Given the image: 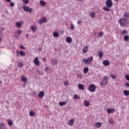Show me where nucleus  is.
Wrapping results in <instances>:
<instances>
[{
	"label": "nucleus",
	"mask_w": 129,
	"mask_h": 129,
	"mask_svg": "<svg viewBox=\"0 0 129 129\" xmlns=\"http://www.w3.org/2000/svg\"><path fill=\"white\" fill-rule=\"evenodd\" d=\"M119 23L120 24V27H125L127 26V24H128V22L127 21V19L124 18H122L119 20Z\"/></svg>",
	"instance_id": "obj_1"
},
{
	"label": "nucleus",
	"mask_w": 129,
	"mask_h": 129,
	"mask_svg": "<svg viewBox=\"0 0 129 129\" xmlns=\"http://www.w3.org/2000/svg\"><path fill=\"white\" fill-rule=\"evenodd\" d=\"M100 84L101 86L108 84V77L105 76Z\"/></svg>",
	"instance_id": "obj_2"
},
{
	"label": "nucleus",
	"mask_w": 129,
	"mask_h": 129,
	"mask_svg": "<svg viewBox=\"0 0 129 129\" xmlns=\"http://www.w3.org/2000/svg\"><path fill=\"white\" fill-rule=\"evenodd\" d=\"M83 62L85 63V64H87V65H89L92 61H93V57H89L88 59L84 58L82 59Z\"/></svg>",
	"instance_id": "obj_3"
},
{
	"label": "nucleus",
	"mask_w": 129,
	"mask_h": 129,
	"mask_svg": "<svg viewBox=\"0 0 129 129\" xmlns=\"http://www.w3.org/2000/svg\"><path fill=\"white\" fill-rule=\"evenodd\" d=\"M88 89L90 92H94L96 90V86L95 85L91 84L89 86Z\"/></svg>",
	"instance_id": "obj_4"
},
{
	"label": "nucleus",
	"mask_w": 129,
	"mask_h": 129,
	"mask_svg": "<svg viewBox=\"0 0 129 129\" xmlns=\"http://www.w3.org/2000/svg\"><path fill=\"white\" fill-rule=\"evenodd\" d=\"M105 5L108 8H111L113 6V2L111 0H106Z\"/></svg>",
	"instance_id": "obj_5"
},
{
	"label": "nucleus",
	"mask_w": 129,
	"mask_h": 129,
	"mask_svg": "<svg viewBox=\"0 0 129 129\" xmlns=\"http://www.w3.org/2000/svg\"><path fill=\"white\" fill-rule=\"evenodd\" d=\"M23 9L24 12H28V13H32V8H30L27 6H23Z\"/></svg>",
	"instance_id": "obj_6"
},
{
	"label": "nucleus",
	"mask_w": 129,
	"mask_h": 129,
	"mask_svg": "<svg viewBox=\"0 0 129 129\" xmlns=\"http://www.w3.org/2000/svg\"><path fill=\"white\" fill-rule=\"evenodd\" d=\"M34 63L36 66H39L40 65V61H39V59H38V57H36L35 58L34 60Z\"/></svg>",
	"instance_id": "obj_7"
},
{
	"label": "nucleus",
	"mask_w": 129,
	"mask_h": 129,
	"mask_svg": "<svg viewBox=\"0 0 129 129\" xmlns=\"http://www.w3.org/2000/svg\"><path fill=\"white\" fill-rule=\"evenodd\" d=\"M103 64L104 66H109L110 65V62H109V61L107 60H103Z\"/></svg>",
	"instance_id": "obj_8"
},
{
	"label": "nucleus",
	"mask_w": 129,
	"mask_h": 129,
	"mask_svg": "<svg viewBox=\"0 0 129 129\" xmlns=\"http://www.w3.org/2000/svg\"><path fill=\"white\" fill-rule=\"evenodd\" d=\"M83 105H84V106H86V107H88V106L90 105V103L87 100H84L83 102Z\"/></svg>",
	"instance_id": "obj_9"
},
{
	"label": "nucleus",
	"mask_w": 129,
	"mask_h": 129,
	"mask_svg": "<svg viewBox=\"0 0 129 129\" xmlns=\"http://www.w3.org/2000/svg\"><path fill=\"white\" fill-rule=\"evenodd\" d=\"M44 95H45V93L44 92V91H42L40 92H39L38 96L39 98H43Z\"/></svg>",
	"instance_id": "obj_10"
},
{
	"label": "nucleus",
	"mask_w": 129,
	"mask_h": 129,
	"mask_svg": "<svg viewBox=\"0 0 129 129\" xmlns=\"http://www.w3.org/2000/svg\"><path fill=\"white\" fill-rule=\"evenodd\" d=\"M7 123L9 126H13V124H14V122L10 119L7 120Z\"/></svg>",
	"instance_id": "obj_11"
},
{
	"label": "nucleus",
	"mask_w": 129,
	"mask_h": 129,
	"mask_svg": "<svg viewBox=\"0 0 129 129\" xmlns=\"http://www.w3.org/2000/svg\"><path fill=\"white\" fill-rule=\"evenodd\" d=\"M23 24H24V22H23L22 21L17 22V27L21 28L22 25H23Z\"/></svg>",
	"instance_id": "obj_12"
},
{
	"label": "nucleus",
	"mask_w": 129,
	"mask_h": 129,
	"mask_svg": "<svg viewBox=\"0 0 129 129\" xmlns=\"http://www.w3.org/2000/svg\"><path fill=\"white\" fill-rule=\"evenodd\" d=\"M115 111V109L114 108H109L107 110L108 113H113Z\"/></svg>",
	"instance_id": "obj_13"
},
{
	"label": "nucleus",
	"mask_w": 129,
	"mask_h": 129,
	"mask_svg": "<svg viewBox=\"0 0 129 129\" xmlns=\"http://www.w3.org/2000/svg\"><path fill=\"white\" fill-rule=\"evenodd\" d=\"M102 125V123L100 122H97L95 123V127H100Z\"/></svg>",
	"instance_id": "obj_14"
},
{
	"label": "nucleus",
	"mask_w": 129,
	"mask_h": 129,
	"mask_svg": "<svg viewBox=\"0 0 129 129\" xmlns=\"http://www.w3.org/2000/svg\"><path fill=\"white\" fill-rule=\"evenodd\" d=\"M27 80V77L25 76H21V81H22L23 82H26Z\"/></svg>",
	"instance_id": "obj_15"
},
{
	"label": "nucleus",
	"mask_w": 129,
	"mask_h": 129,
	"mask_svg": "<svg viewBox=\"0 0 129 129\" xmlns=\"http://www.w3.org/2000/svg\"><path fill=\"white\" fill-rule=\"evenodd\" d=\"M66 42H67L68 43L70 44V43L72 42V38L71 37H68L66 38Z\"/></svg>",
	"instance_id": "obj_16"
},
{
	"label": "nucleus",
	"mask_w": 129,
	"mask_h": 129,
	"mask_svg": "<svg viewBox=\"0 0 129 129\" xmlns=\"http://www.w3.org/2000/svg\"><path fill=\"white\" fill-rule=\"evenodd\" d=\"M74 118H72L71 120L69 121V125H73V124L74 123Z\"/></svg>",
	"instance_id": "obj_17"
},
{
	"label": "nucleus",
	"mask_w": 129,
	"mask_h": 129,
	"mask_svg": "<svg viewBox=\"0 0 129 129\" xmlns=\"http://www.w3.org/2000/svg\"><path fill=\"white\" fill-rule=\"evenodd\" d=\"M19 54L20 56H22V57H25V56H26V52L22 50L19 52Z\"/></svg>",
	"instance_id": "obj_18"
},
{
	"label": "nucleus",
	"mask_w": 129,
	"mask_h": 129,
	"mask_svg": "<svg viewBox=\"0 0 129 129\" xmlns=\"http://www.w3.org/2000/svg\"><path fill=\"white\" fill-rule=\"evenodd\" d=\"M53 36L54 37V38H59V33H58L57 32H54L53 33Z\"/></svg>",
	"instance_id": "obj_19"
},
{
	"label": "nucleus",
	"mask_w": 129,
	"mask_h": 129,
	"mask_svg": "<svg viewBox=\"0 0 129 129\" xmlns=\"http://www.w3.org/2000/svg\"><path fill=\"white\" fill-rule=\"evenodd\" d=\"M39 4L42 7H44V6H46V2H45L43 0L40 1L39 2Z\"/></svg>",
	"instance_id": "obj_20"
},
{
	"label": "nucleus",
	"mask_w": 129,
	"mask_h": 129,
	"mask_svg": "<svg viewBox=\"0 0 129 129\" xmlns=\"http://www.w3.org/2000/svg\"><path fill=\"white\" fill-rule=\"evenodd\" d=\"M110 7H104L103 8V10H104V11H105V12H109L110 11Z\"/></svg>",
	"instance_id": "obj_21"
},
{
	"label": "nucleus",
	"mask_w": 129,
	"mask_h": 129,
	"mask_svg": "<svg viewBox=\"0 0 129 129\" xmlns=\"http://www.w3.org/2000/svg\"><path fill=\"white\" fill-rule=\"evenodd\" d=\"M87 51H88V46H86L83 49V53H87Z\"/></svg>",
	"instance_id": "obj_22"
},
{
	"label": "nucleus",
	"mask_w": 129,
	"mask_h": 129,
	"mask_svg": "<svg viewBox=\"0 0 129 129\" xmlns=\"http://www.w3.org/2000/svg\"><path fill=\"white\" fill-rule=\"evenodd\" d=\"M98 55L100 58H102V57H103V52H102L101 51H100L98 52Z\"/></svg>",
	"instance_id": "obj_23"
},
{
	"label": "nucleus",
	"mask_w": 129,
	"mask_h": 129,
	"mask_svg": "<svg viewBox=\"0 0 129 129\" xmlns=\"http://www.w3.org/2000/svg\"><path fill=\"white\" fill-rule=\"evenodd\" d=\"M88 71H89V69H88V67H86L84 68V74H86V73H88Z\"/></svg>",
	"instance_id": "obj_24"
},
{
	"label": "nucleus",
	"mask_w": 129,
	"mask_h": 129,
	"mask_svg": "<svg viewBox=\"0 0 129 129\" xmlns=\"http://www.w3.org/2000/svg\"><path fill=\"white\" fill-rule=\"evenodd\" d=\"M78 87L81 90H83V89H84V86L81 84L78 85Z\"/></svg>",
	"instance_id": "obj_25"
},
{
	"label": "nucleus",
	"mask_w": 129,
	"mask_h": 129,
	"mask_svg": "<svg viewBox=\"0 0 129 129\" xmlns=\"http://www.w3.org/2000/svg\"><path fill=\"white\" fill-rule=\"evenodd\" d=\"M127 33H128V32H127V30H123L121 32V35H126L127 34Z\"/></svg>",
	"instance_id": "obj_26"
},
{
	"label": "nucleus",
	"mask_w": 129,
	"mask_h": 129,
	"mask_svg": "<svg viewBox=\"0 0 129 129\" xmlns=\"http://www.w3.org/2000/svg\"><path fill=\"white\" fill-rule=\"evenodd\" d=\"M0 129H6L5 127V123L4 122L0 123Z\"/></svg>",
	"instance_id": "obj_27"
},
{
	"label": "nucleus",
	"mask_w": 129,
	"mask_h": 129,
	"mask_svg": "<svg viewBox=\"0 0 129 129\" xmlns=\"http://www.w3.org/2000/svg\"><path fill=\"white\" fill-rule=\"evenodd\" d=\"M123 94L125 96H128L129 95V91L127 90H124Z\"/></svg>",
	"instance_id": "obj_28"
},
{
	"label": "nucleus",
	"mask_w": 129,
	"mask_h": 129,
	"mask_svg": "<svg viewBox=\"0 0 129 129\" xmlns=\"http://www.w3.org/2000/svg\"><path fill=\"white\" fill-rule=\"evenodd\" d=\"M66 103H67V102H60L59 105H60V106H64V105H66Z\"/></svg>",
	"instance_id": "obj_29"
},
{
	"label": "nucleus",
	"mask_w": 129,
	"mask_h": 129,
	"mask_svg": "<svg viewBox=\"0 0 129 129\" xmlns=\"http://www.w3.org/2000/svg\"><path fill=\"white\" fill-rule=\"evenodd\" d=\"M35 111H31L29 113V115L30 116H35Z\"/></svg>",
	"instance_id": "obj_30"
},
{
	"label": "nucleus",
	"mask_w": 129,
	"mask_h": 129,
	"mask_svg": "<svg viewBox=\"0 0 129 129\" xmlns=\"http://www.w3.org/2000/svg\"><path fill=\"white\" fill-rule=\"evenodd\" d=\"M31 28L32 31H33V32H36V30H37L38 29L36 26H32Z\"/></svg>",
	"instance_id": "obj_31"
},
{
	"label": "nucleus",
	"mask_w": 129,
	"mask_h": 129,
	"mask_svg": "<svg viewBox=\"0 0 129 129\" xmlns=\"http://www.w3.org/2000/svg\"><path fill=\"white\" fill-rule=\"evenodd\" d=\"M128 39H129V36L128 35H125L124 36V40L125 42H127V41H128Z\"/></svg>",
	"instance_id": "obj_32"
},
{
	"label": "nucleus",
	"mask_w": 129,
	"mask_h": 129,
	"mask_svg": "<svg viewBox=\"0 0 129 129\" xmlns=\"http://www.w3.org/2000/svg\"><path fill=\"white\" fill-rule=\"evenodd\" d=\"M90 16L91 17V18H95V13L92 12L90 14Z\"/></svg>",
	"instance_id": "obj_33"
},
{
	"label": "nucleus",
	"mask_w": 129,
	"mask_h": 129,
	"mask_svg": "<svg viewBox=\"0 0 129 129\" xmlns=\"http://www.w3.org/2000/svg\"><path fill=\"white\" fill-rule=\"evenodd\" d=\"M110 76L111 77V78H112V79H115V78H116V76H115V75H113V74H110Z\"/></svg>",
	"instance_id": "obj_34"
},
{
	"label": "nucleus",
	"mask_w": 129,
	"mask_h": 129,
	"mask_svg": "<svg viewBox=\"0 0 129 129\" xmlns=\"http://www.w3.org/2000/svg\"><path fill=\"white\" fill-rule=\"evenodd\" d=\"M63 84L65 86H68V85H69V83L68 82V81H63Z\"/></svg>",
	"instance_id": "obj_35"
},
{
	"label": "nucleus",
	"mask_w": 129,
	"mask_h": 129,
	"mask_svg": "<svg viewBox=\"0 0 129 129\" xmlns=\"http://www.w3.org/2000/svg\"><path fill=\"white\" fill-rule=\"evenodd\" d=\"M74 99H80V97L77 95H75L74 96Z\"/></svg>",
	"instance_id": "obj_36"
},
{
	"label": "nucleus",
	"mask_w": 129,
	"mask_h": 129,
	"mask_svg": "<svg viewBox=\"0 0 129 129\" xmlns=\"http://www.w3.org/2000/svg\"><path fill=\"white\" fill-rule=\"evenodd\" d=\"M124 17H125V18H128V17H129V13L128 12H125L124 14Z\"/></svg>",
	"instance_id": "obj_37"
},
{
	"label": "nucleus",
	"mask_w": 129,
	"mask_h": 129,
	"mask_svg": "<svg viewBox=\"0 0 129 129\" xmlns=\"http://www.w3.org/2000/svg\"><path fill=\"white\" fill-rule=\"evenodd\" d=\"M109 123H110V124H112L114 122L113 120H112V119L111 118H110L109 119Z\"/></svg>",
	"instance_id": "obj_38"
},
{
	"label": "nucleus",
	"mask_w": 129,
	"mask_h": 129,
	"mask_svg": "<svg viewBox=\"0 0 129 129\" xmlns=\"http://www.w3.org/2000/svg\"><path fill=\"white\" fill-rule=\"evenodd\" d=\"M18 66L19 67H23V66H24V64L22 62H20L18 63Z\"/></svg>",
	"instance_id": "obj_39"
},
{
	"label": "nucleus",
	"mask_w": 129,
	"mask_h": 129,
	"mask_svg": "<svg viewBox=\"0 0 129 129\" xmlns=\"http://www.w3.org/2000/svg\"><path fill=\"white\" fill-rule=\"evenodd\" d=\"M10 7H11V8H14V7H15V3H14L13 2H11Z\"/></svg>",
	"instance_id": "obj_40"
},
{
	"label": "nucleus",
	"mask_w": 129,
	"mask_h": 129,
	"mask_svg": "<svg viewBox=\"0 0 129 129\" xmlns=\"http://www.w3.org/2000/svg\"><path fill=\"white\" fill-rule=\"evenodd\" d=\"M38 23L40 25H42V24H43V21L41 19L38 20Z\"/></svg>",
	"instance_id": "obj_41"
},
{
	"label": "nucleus",
	"mask_w": 129,
	"mask_h": 129,
	"mask_svg": "<svg viewBox=\"0 0 129 129\" xmlns=\"http://www.w3.org/2000/svg\"><path fill=\"white\" fill-rule=\"evenodd\" d=\"M125 78L126 79V80H127V81H129V75H126L125 76Z\"/></svg>",
	"instance_id": "obj_42"
},
{
	"label": "nucleus",
	"mask_w": 129,
	"mask_h": 129,
	"mask_svg": "<svg viewBox=\"0 0 129 129\" xmlns=\"http://www.w3.org/2000/svg\"><path fill=\"white\" fill-rule=\"evenodd\" d=\"M17 33L18 34V35H21V34H22V30H18Z\"/></svg>",
	"instance_id": "obj_43"
},
{
	"label": "nucleus",
	"mask_w": 129,
	"mask_h": 129,
	"mask_svg": "<svg viewBox=\"0 0 129 129\" xmlns=\"http://www.w3.org/2000/svg\"><path fill=\"white\" fill-rule=\"evenodd\" d=\"M23 3L26 4H29V0H23Z\"/></svg>",
	"instance_id": "obj_44"
},
{
	"label": "nucleus",
	"mask_w": 129,
	"mask_h": 129,
	"mask_svg": "<svg viewBox=\"0 0 129 129\" xmlns=\"http://www.w3.org/2000/svg\"><path fill=\"white\" fill-rule=\"evenodd\" d=\"M42 21L43 22H47V19H46V18H43L42 19Z\"/></svg>",
	"instance_id": "obj_45"
},
{
	"label": "nucleus",
	"mask_w": 129,
	"mask_h": 129,
	"mask_svg": "<svg viewBox=\"0 0 129 129\" xmlns=\"http://www.w3.org/2000/svg\"><path fill=\"white\" fill-rule=\"evenodd\" d=\"M20 48L21 49H22L23 50H25V49H26V47H25V46H24L23 45H21V46H20Z\"/></svg>",
	"instance_id": "obj_46"
},
{
	"label": "nucleus",
	"mask_w": 129,
	"mask_h": 129,
	"mask_svg": "<svg viewBox=\"0 0 129 129\" xmlns=\"http://www.w3.org/2000/svg\"><path fill=\"white\" fill-rule=\"evenodd\" d=\"M71 30H74V25L73 24L71 25V26L70 27Z\"/></svg>",
	"instance_id": "obj_47"
},
{
	"label": "nucleus",
	"mask_w": 129,
	"mask_h": 129,
	"mask_svg": "<svg viewBox=\"0 0 129 129\" xmlns=\"http://www.w3.org/2000/svg\"><path fill=\"white\" fill-rule=\"evenodd\" d=\"M103 35V33L102 32H100L99 33V36H100V37H102Z\"/></svg>",
	"instance_id": "obj_48"
},
{
	"label": "nucleus",
	"mask_w": 129,
	"mask_h": 129,
	"mask_svg": "<svg viewBox=\"0 0 129 129\" xmlns=\"http://www.w3.org/2000/svg\"><path fill=\"white\" fill-rule=\"evenodd\" d=\"M57 60H55V61H53V65H56V64H57Z\"/></svg>",
	"instance_id": "obj_49"
},
{
	"label": "nucleus",
	"mask_w": 129,
	"mask_h": 129,
	"mask_svg": "<svg viewBox=\"0 0 129 129\" xmlns=\"http://www.w3.org/2000/svg\"><path fill=\"white\" fill-rule=\"evenodd\" d=\"M81 23H82V21L81 20H79L77 22L78 25H79V24H81Z\"/></svg>",
	"instance_id": "obj_50"
},
{
	"label": "nucleus",
	"mask_w": 129,
	"mask_h": 129,
	"mask_svg": "<svg viewBox=\"0 0 129 129\" xmlns=\"http://www.w3.org/2000/svg\"><path fill=\"white\" fill-rule=\"evenodd\" d=\"M125 86H126V87H129V83H126Z\"/></svg>",
	"instance_id": "obj_51"
},
{
	"label": "nucleus",
	"mask_w": 129,
	"mask_h": 129,
	"mask_svg": "<svg viewBox=\"0 0 129 129\" xmlns=\"http://www.w3.org/2000/svg\"><path fill=\"white\" fill-rule=\"evenodd\" d=\"M11 0H6V1L8 3H11Z\"/></svg>",
	"instance_id": "obj_52"
},
{
	"label": "nucleus",
	"mask_w": 129,
	"mask_h": 129,
	"mask_svg": "<svg viewBox=\"0 0 129 129\" xmlns=\"http://www.w3.org/2000/svg\"><path fill=\"white\" fill-rule=\"evenodd\" d=\"M25 85H26V83H24L23 85V87H26Z\"/></svg>",
	"instance_id": "obj_53"
},
{
	"label": "nucleus",
	"mask_w": 129,
	"mask_h": 129,
	"mask_svg": "<svg viewBox=\"0 0 129 129\" xmlns=\"http://www.w3.org/2000/svg\"><path fill=\"white\" fill-rule=\"evenodd\" d=\"M48 69H49V68H45L46 71H47V70H48Z\"/></svg>",
	"instance_id": "obj_54"
},
{
	"label": "nucleus",
	"mask_w": 129,
	"mask_h": 129,
	"mask_svg": "<svg viewBox=\"0 0 129 129\" xmlns=\"http://www.w3.org/2000/svg\"><path fill=\"white\" fill-rule=\"evenodd\" d=\"M26 37H29V34H26Z\"/></svg>",
	"instance_id": "obj_55"
},
{
	"label": "nucleus",
	"mask_w": 129,
	"mask_h": 129,
	"mask_svg": "<svg viewBox=\"0 0 129 129\" xmlns=\"http://www.w3.org/2000/svg\"><path fill=\"white\" fill-rule=\"evenodd\" d=\"M78 1H79L80 2H81V1H82V0H78Z\"/></svg>",
	"instance_id": "obj_56"
},
{
	"label": "nucleus",
	"mask_w": 129,
	"mask_h": 129,
	"mask_svg": "<svg viewBox=\"0 0 129 129\" xmlns=\"http://www.w3.org/2000/svg\"><path fill=\"white\" fill-rule=\"evenodd\" d=\"M115 1H116V2H118V0H115Z\"/></svg>",
	"instance_id": "obj_57"
},
{
	"label": "nucleus",
	"mask_w": 129,
	"mask_h": 129,
	"mask_svg": "<svg viewBox=\"0 0 129 129\" xmlns=\"http://www.w3.org/2000/svg\"><path fill=\"white\" fill-rule=\"evenodd\" d=\"M1 82H2L0 81V83H1Z\"/></svg>",
	"instance_id": "obj_58"
},
{
	"label": "nucleus",
	"mask_w": 129,
	"mask_h": 129,
	"mask_svg": "<svg viewBox=\"0 0 129 129\" xmlns=\"http://www.w3.org/2000/svg\"><path fill=\"white\" fill-rule=\"evenodd\" d=\"M0 40H1V37H0Z\"/></svg>",
	"instance_id": "obj_59"
}]
</instances>
